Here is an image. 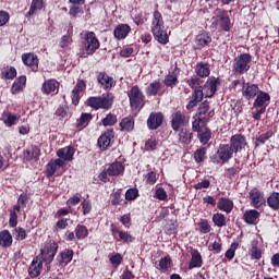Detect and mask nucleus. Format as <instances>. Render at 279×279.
I'll list each match as a JSON object with an SVG mask.
<instances>
[{"label":"nucleus","instance_id":"nucleus-17","mask_svg":"<svg viewBox=\"0 0 279 279\" xmlns=\"http://www.w3.org/2000/svg\"><path fill=\"white\" fill-rule=\"evenodd\" d=\"M66 167V163L64 160L57 158V159H51L47 165H46V178H53L56 175V170L57 169H64Z\"/></svg>","mask_w":279,"mask_h":279},{"label":"nucleus","instance_id":"nucleus-2","mask_svg":"<svg viewBox=\"0 0 279 279\" xmlns=\"http://www.w3.org/2000/svg\"><path fill=\"white\" fill-rule=\"evenodd\" d=\"M211 26L214 27H220L222 32H230L232 27H234V24L232 23V20L230 19V14L228 13V10L216 8L213 12V16L210 19Z\"/></svg>","mask_w":279,"mask_h":279},{"label":"nucleus","instance_id":"nucleus-26","mask_svg":"<svg viewBox=\"0 0 279 279\" xmlns=\"http://www.w3.org/2000/svg\"><path fill=\"white\" fill-rule=\"evenodd\" d=\"M73 250L65 248L57 255V263L59 267H66L71 260H73Z\"/></svg>","mask_w":279,"mask_h":279},{"label":"nucleus","instance_id":"nucleus-11","mask_svg":"<svg viewBox=\"0 0 279 279\" xmlns=\"http://www.w3.org/2000/svg\"><path fill=\"white\" fill-rule=\"evenodd\" d=\"M202 101H204V86H197L193 89L192 98L185 108L189 112H193L197 108V104H202Z\"/></svg>","mask_w":279,"mask_h":279},{"label":"nucleus","instance_id":"nucleus-23","mask_svg":"<svg viewBox=\"0 0 279 279\" xmlns=\"http://www.w3.org/2000/svg\"><path fill=\"white\" fill-rule=\"evenodd\" d=\"M131 32L132 26H130V24H118L113 29V37L116 40H125Z\"/></svg>","mask_w":279,"mask_h":279},{"label":"nucleus","instance_id":"nucleus-6","mask_svg":"<svg viewBox=\"0 0 279 279\" xmlns=\"http://www.w3.org/2000/svg\"><path fill=\"white\" fill-rule=\"evenodd\" d=\"M250 64H252V54L244 52L235 57L232 63V75H235V77L244 75V73L250 71Z\"/></svg>","mask_w":279,"mask_h":279},{"label":"nucleus","instance_id":"nucleus-54","mask_svg":"<svg viewBox=\"0 0 279 279\" xmlns=\"http://www.w3.org/2000/svg\"><path fill=\"white\" fill-rule=\"evenodd\" d=\"M158 149V140L151 136L145 142V151H156Z\"/></svg>","mask_w":279,"mask_h":279},{"label":"nucleus","instance_id":"nucleus-47","mask_svg":"<svg viewBox=\"0 0 279 279\" xmlns=\"http://www.w3.org/2000/svg\"><path fill=\"white\" fill-rule=\"evenodd\" d=\"M274 136V131L269 130L266 133L259 135L258 137L255 138V147H260V145H265L269 138Z\"/></svg>","mask_w":279,"mask_h":279},{"label":"nucleus","instance_id":"nucleus-61","mask_svg":"<svg viewBox=\"0 0 279 279\" xmlns=\"http://www.w3.org/2000/svg\"><path fill=\"white\" fill-rule=\"evenodd\" d=\"M198 230H199L201 234H208V232H210V230H213V227H210V223H208V220H202L198 223Z\"/></svg>","mask_w":279,"mask_h":279},{"label":"nucleus","instance_id":"nucleus-8","mask_svg":"<svg viewBox=\"0 0 279 279\" xmlns=\"http://www.w3.org/2000/svg\"><path fill=\"white\" fill-rule=\"evenodd\" d=\"M58 247L59 245L56 241L49 240L45 244L44 248L40 250L41 262L46 263V265H51V263H53V258H56V255L58 254Z\"/></svg>","mask_w":279,"mask_h":279},{"label":"nucleus","instance_id":"nucleus-33","mask_svg":"<svg viewBox=\"0 0 279 279\" xmlns=\"http://www.w3.org/2000/svg\"><path fill=\"white\" fill-rule=\"evenodd\" d=\"M195 43L198 49H204V47H208L209 44L213 43V37H210L206 31H202L198 35H196Z\"/></svg>","mask_w":279,"mask_h":279},{"label":"nucleus","instance_id":"nucleus-24","mask_svg":"<svg viewBox=\"0 0 279 279\" xmlns=\"http://www.w3.org/2000/svg\"><path fill=\"white\" fill-rule=\"evenodd\" d=\"M260 214L256 209H246L242 216L244 223L247 226H257Z\"/></svg>","mask_w":279,"mask_h":279},{"label":"nucleus","instance_id":"nucleus-52","mask_svg":"<svg viewBox=\"0 0 279 279\" xmlns=\"http://www.w3.org/2000/svg\"><path fill=\"white\" fill-rule=\"evenodd\" d=\"M69 222L73 223L70 218H62L58 220L53 226V232H60V230H66L69 228Z\"/></svg>","mask_w":279,"mask_h":279},{"label":"nucleus","instance_id":"nucleus-38","mask_svg":"<svg viewBox=\"0 0 279 279\" xmlns=\"http://www.w3.org/2000/svg\"><path fill=\"white\" fill-rule=\"evenodd\" d=\"M160 90H162V83H160V81H154L146 87V95L148 97H156L162 95Z\"/></svg>","mask_w":279,"mask_h":279},{"label":"nucleus","instance_id":"nucleus-29","mask_svg":"<svg viewBox=\"0 0 279 279\" xmlns=\"http://www.w3.org/2000/svg\"><path fill=\"white\" fill-rule=\"evenodd\" d=\"M178 132V143L180 145H191L193 143V132L191 130L182 128Z\"/></svg>","mask_w":279,"mask_h":279},{"label":"nucleus","instance_id":"nucleus-45","mask_svg":"<svg viewBox=\"0 0 279 279\" xmlns=\"http://www.w3.org/2000/svg\"><path fill=\"white\" fill-rule=\"evenodd\" d=\"M250 256L253 260H260L263 258V251L258 248V241H253L251 244Z\"/></svg>","mask_w":279,"mask_h":279},{"label":"nucleus","instance_id":"nucleus-43","mask_svg":"<svg viewBox=\"0 0 279 279\" xmlns=\"http://www.w3.org/2000/svg\"><path fill=\"white\" fill-rule=\"evenodd\" d=\"M110 198L111 206H121V202H123V189L113 190Z\"/></svg>","mask_w":279,"mask_h":279},{"label":"nucleus","instance_id":"nucleus-37","mask_svg":"<svg viewBox=\"0 0 279 279\" xmlns=\"http://www.w3.org/2000/svg\"><path fill=\"white\" fill-rule=\"evenodd\" d=\"M0 120H2L7 128H12V125H16V123L19 122V117L10 112V110H4L1 114Z\"/></svg>","mask_w":279,"mask_h":279},{"label":"nucleus","instance_id":"nucleus-56","mask_svg":"<svg viewBox=\"0 0 279 279\" xmlns=\"http://www.w3.org/2000/svg\"><path fill=\"white\" fill-rule=\"evenodd\" d=\"M222 244H221V238H217L210 245H209V252H213L214 254H221Z\"/></svg>","mask_w":279,"mask_h":279},{"label":"nucleus","instance_id":"nucleus-49","mask_svg":"<svg viewBox=\"0 0 279 279\" xmlns=\"http://www.w3.org/2000/svg\"><path fill=\"white\" fill-rule=\"evenodd\" d=\"M124 197L126 202H136L141 197V194L137 187H131L126 190Z\"/></svg>","mask_w":279,"mask_h":279},{"label":"nucleus","instance_id":"nucleus-41","mask_svg":"<svg viewBox=\"0 0 279 279\" xmlns=\"http://www.w3.org/2000/svg\"><path fill=\"white\" fill-rule=\"evenodd\" d=\"M13 239L12 233L9 230L0 231V245L1 247L8 248L12 247Z\"/></svg>","mask_w":279,"mask_h":279},{"label":"nucleus","instance_id":"nucleus-12","mask_svg":"<svg viewBox=\"0 0 279 279\" xmlns=\"http://www.w3.org/2000/svg\"><path fill=\"white\" fill-rule=\"evenodd\" d=\"M248 198L251 199V206L253 208H263L265 206L266 202L265 201V193L258 187H253L250 193H248Z\"/></svg>","mask_w":279,"mask_h":279},{"label":"nucleus","instance_id":"nucleus-58","mask_svg":"<svg viewBox=\"0 0 279 279\" xmlns=\"http://www.w3.org/2000/svg\"><path fill=\"white\" fill-rule=\"evenodd\" d=\"M14 232L16 241H25L27 239V231L23 227H15Z\"/></svg>","mask_w":279,"mask_h":279},{"label":"nucleus","instance_id":"nucleus-46","mask_svg":"<svg viewBox=\"0 0 279 279\" xmlns=\"http://www.w3.org/2000/svg\"><path fill=\"white\" fill-rule=\"evenodd\" d=\"M77 241H84L88 238V228L84 225H77L74 229Z\"/></svg>","mask_w":279,"mask_h":279},{"label":"nucleus","instance_id":"nucleus-57","mask_svg":"<svg viewBox=\"0 0 279 279\" xmlns=\"http://www.w3.org/2000/svg\"><path fill=\"white\" fill-rule=\"evenodd\" d=\"M71 43H73V36L70 33H68L66 35H63L61 37L59 47L61 49H64V48L69 47V45H71Z\"/></svg>","mask_w":279,"mask_h":279},{"label":"nucleus","instance_id":"nucleus-50","mask_svg":"<svg viewBox=\"0 0 279 279\" xmlns=\"http://www.w3.org/2000/svg\"><path fill=\"white\" fill-rule=\"evenodd\" d=\"M211 220L214 226H217V228H225V226H227L226 215L221 213L214 214Z\"/></svg>","mask_w":279,"mask_h":279},{"label":"nucleus","instance_id":"nucleus-62","mask_svg":"<svg viewBox=\"0 0 279 279\" xmlns=\"http://www.w3.org/2000/svg\"><path fill=\"white\" fill-rule=\"evenodd\" d=\"M209 110L210 101L204 100L198 107V117H202V114H208Z\"/></svg>","mask_w":279,"mask_h":279},{"label":"nucleus","instance_id":"nucleus-59","mask_svg":"<svg viewBox=\"0 0 279 279\" xmlns=\"http://www.w3.org/2000/svg\"><path fill=\"white\" fill-rule=\"evenodd\" d=\"M119 238H120V241H123V243H126V244L134 243V241H136V238H134L128 231L120 232Z\"/></svg>","mask_w":279,"mask_h":279},{"label":"nucleus","instance_id":"nucleus-51","mask_svg":"<svg viewBox=\"0 0 279 279\" xmlns=\"http://www.w3.org/2000/svg\"><path fill=\"white\" fill-rule=\"evenodd\" d=\"M1 75L4 80H14L17 75L16 68L7 65L3 68Z\"/></svg>","mask_w":279,"mask_h":279},{"label":"nucleus","instance_id":"nucleus-30","mask_svg":"<svg viewBox=\"0 0 279 279\" xmlns=\"http://www.w3.org/2000/svg\"><path fill=\"white\" fill-rule=\"evenodd\" d=\"M191 259L189 263V269H197L204 265V259L202 258V253L198 250L193 248L191 251Z\"/></svg>","mask_w":279,"mask_h":279},{"label":"nucleus","instance_id":"nucleus-14","mask_svg":"<svg viewBox=\"0 0 279 279\" xmlns=\"http://www.w3.org/2000/svg\"><path fill=\"white\" fill-rule=\"evenodd\" d=\"M229 146L234 154H239V151H243L247 147V138L243 134H234L230 137Z\"/></svg>","mask_w":279,"mask_h":279},{"label":"nucleus","instance_id":"nucleus-5","mask_svg":"<svg viewBox=\"0 0 279 279\" xmlns=\"http://www.w3.org/2000/svg\"><path fill=\"white\" fill-rule=\"evenodd\" d=\"M234 158V150L230 144H220L216 154L209 157L210 162L214 165H226Z\"/></svg>","mask_w":279,"mask_h":279},{"label":"nucleus","instance_id":"nucleus-27","mask_svg":"<svg viewBox=\"0 0 279 279\" xmlns=\"http://www.w3.org/2000/svg\"><path fill=\"white\" fill-rule=\"evenodd\" d=\"M22 62H24L26 66H29L34 73L38 71V56L32 52L24 53L22 54Z\"/></svg>","mask_w":279,"mask_h":279},{"label":"nucleus","instance_id":"nucleus-39","mask_svg":"<svg viewBox=\"0 0 279 279\" xmlns=\"http://www.w3.org/2000/svg\"><path fill=\"white\" fill-rule=\"evenodd\" d=\"M134 125L135 121L134 117L132 116H128L120 121L121 132H134Z\"/></svg>","mask_w":279,"mask_h":279},{"label":"nucleus","instance_id":"nucleus-10","mask_svg":"<svg viewBox=\"0 0 279 279\" xmlns=\"http://www.w3.org/2000/svg\"><path fill=\"white\" fill-rule=\"evenodd\" d=\"M170 123L173 132H180L182 128H186V124L189 123V117H186V114H184V112L181 110H178L171 114Z\"/></svg>","mask_w":279,"mask_h":279},{"label":"nucleus","instance_id":"nucleus-63","mask_svg":"<svg viewBox=\"0 0 279 279\" xmlns=\"http://www.w3.org/2000/svg\"><path fill=\"white\" fill-rule=\"evenodd\" d=\"M109 260L113 267H119L123 263V256L120 253H116L109 257Z\"/></svg>","mask_w":279,"mask_h":279},{"label":"nucleus","instance_id":"nucleus-25","mask_svg":"<svg viewBox=\"0 0 279 279\" xmlns=\"http://www.w3.org/2000/svg\"><path fill=\"white\" fill-rule=\"evenodd\" d=\"M107 173L110 178H117L125 173V166L121 161H114L107 167Z\"/></svg>","mask_w":279,"mask_h":279},{"label":"nucleus","instance_id":"nucleus-44","mask_svg":"<svg viewBox=\"0 0 279 279\" xmlns=\"http://www.w3.org/2000/svg\"><path fill=\"white\" fill-rule=\"evenodd\" d=\"M267 206L271 208V210H279V192H272L267 197Z\"/></svg>","mask_w":279,"mask_h":279},{"label":"nucleus","instance_id":"nucleus-18","mask_svg":"<svg viewBox=\"0 0 279 279\" xmlns=\"http://www.w3.org/2000/svg\"><path fill=\"white\" fill-rule=\"evenodd\" d=\"M255 97L253 108H259L260 110L267 111V106L271 102V96L269 93L260 90Z\"/></svg>","mask_w":279,"mask_h":279},{"label":"nucleus","instance_id":"nucleus-15","mask_svg":"<svg viewBox=\"0 0 279 279\" xmlns=\"http://www.w3.org/2000/svg\"><path fill=\"white\" fill-rule=\"evenodd\" d=\"M60 92V82L56 78H48L41 85V93L44 95H58Z\"/></svg>","mask_w":279,"mask_h":279},{"label":"nucleus","instance_id":"nucleus-32","mask_svg":"<svg viewBox=\"0 0 279 279\" xmlns=\"http://www.w3.org/2000/svg\"><path fill=\"white\" fill-rule=\"evenodd\" d=\"M43 272V260H38V257H35L29 267H28V276L31 278H38L40 274Z\"/></svg>","mask_w":279,"mask_h":279},{"label":"nucleus","instance_id":"nucleus-19","mask_svg":"<svg viewBox=\"0 0 279 279\" xmlns=\"http://www.w3.org/2000/svg\"><path fill=\"white\" fill-rule=\"evenodd\" d=\"M260 93V88L258 84L254 83H245L242 87V97L246 99V101H251Z\"/></svg>","mask_w":279,"mask_h":279},{"label":"nucleus","instance_id":"nucleus-31","mask_svg":"<svg viewBox=\"0 0 279 279\" xmlns=\"http://www.w3.org/2000/svg\"><path fill=\"white\" fill-rule=\"evenodd\" d=\"M194 71L201 80L210 77V63L201 61L195 65Z\"/></svg>","mask_w":279,"mask_h":279},{"label":"nucleus","instance_id":"nucleus-3","mask_svg":"<svg viewBox=\"0 0 279 279\" xmlns=\"http://www.w3.org/2000/svg\"><path fill=\"white\" fill-rule=\"evenodd\" d=\"M86 104L93 110H111L112 106H114V95L107 93L101 96H92Z\"/></svg>","mask_w":279,"mask_h":279},{"label":"nucleus","instance_id":"nucleus-53","mask_svg":"<svg viewBox=\"0 0 279 279\" xmlns=\"http://www.w3.org/2000/svg\"><path fill=\"white\" fill-rule=\"evenodd\" d=\"M117 114L114 113H108L104 119H102V125L105 128H112L113 125H117Z\"/></svg>","mask_w":279,"mask_h":279},{"label":"nucleus","instance_id":"nucleus-36","mask_svg":"<svg viewBox=\"0 0 279 279\" xmlns=\"http://www.w3.org/2000/svg\"><path fill=\"white\" fill-rule=\"evenodd\" d=\"M93 121V113H81V117L76 120L75 128L78 132H82L84 128H88Z\"/></svg>","mask_w":279,"mask_h":279},{"label":"nucleus","instance_id":"nucleus-1","mask_svg":"<svg viewBox=\"0 0 279 279\" xmlns=\"http://www.w3.org/2000/svg\"><path fill=\"white\" fill-rule=\"evenodd\" d=\"M151 33L160 45H167L169 43V35L167 34V31L165 29V20H162V13L160 11H154L153 13V22H151Z\"/></svg>","mask_w":279,"mask_h":279},{"label":"nucleus","instance_id":"nucleus-20","mask_svg":"<svg viewBox=\"0 0 279 279\" xmlns=\"http://www.w3.org/2000/svg\"><path fill=\"white\" fill-rule=\"evenodd\" d=\"M84 90H86V81L78 80L71 92V99L73 106H80V99H82L80 93H84Z\"/></svg>","mask_w":279,"mask_h":279},{"label":"nucleus","instance_id":"nucleus-64","mask_svg":"<svg viewBox=\"0 0 279 279\" xmlns=\"http://www.w3.org/2000/svg\"><path fill=\"white\" fill-rule=\"evenodd\" d=\"M166 234H168V236H172V234H178V223L171 222L170 225H167Z\"/></svg>","mask_w":279,"mask_h":279},{"label":"nucleus","instance_id":"nucleus-9","mask_svg":"<svg viewBox=\"0 0 279 279\" xmlns=\"http://www.w3.org/2000/svg\"><path fill=\"white\" fill-rule=\"evenodd\" d=\"M114 129H107L97 140V146L100 151H108L114 144Z\"/></svg>","mask_w":279,"mask_h":279},{"label":"nucleus","instance_id":"nucleus-4","mask_svg":"<svg viewBox=\"0 0 279 279\" xmlns=\"http://www.w3.org/2000/svg\"><path fill=\"white\" fill-rule=\"evenodd\" d=\"M99 47H101V43H99L95 32H86L83 41V49L78 53V58L85 59L88 58V56H94Z\"/></svg>","mask_w":279,"mask_h":279},{"label":"nucleus","instance_id":"nucleus-35","mask_svg":"<svg viewBox=\"0 0 279 279\" xmlns=\"http://www.w3.org/2000/svg\"><path fill=\"white\" fill-rule=\"evenodd\" d=\"M40 10H45V0H32L31 8L26 12L25 17L31 19L34 14H38Z\"/></svg>","mask_w":279,"mask_h":279},{"label":"nucleus","instance_id":"nucleus-48","mask_svg":"<svg viewBox=\"0 0 279 279\" xmlns=\"http://www.w3.org/2000/svg\"><path fill=\"white\" fill-rule=\"evenodd\" d=\"M208 147H199L198 149H196L194 151V160L197 165H202V162H204V160H206V151H207Z\"/></svg>","mask_w":279,"mask_h":279},{"label":"nucleus","instance_id":"nucleus-40","mask_svg":"<svg viewBox=\"0 0 279 279\" xmlns=\"http://www.w3.org/2000/svg\"><path fill=\"white\" fill-rule=\"evenodd\" d=\"M197 138L202 145H207L206 147H210V140L213 138V132L209 128H205L203 131L197 133Z\"/></svg>","mask_w":279,"mask_h":279},{"label":"nucleus","instance_id":"nucleus-60","mask_svg":"<svg viewBox=\"0 0 279 279\" xmlns=\"http://www.w3.org/2000/svg\"><path fill=\"white\" fill-rule=\"evenodd\" d=\"M203 83H204V81H202V78L198 76L191 77L186 81L187 86H190V88H192V90H195V88H197V86H202Z\"/></svg>","mask_w":279,"mask_h":279},{"label":"nucleus","instance_id":"nucleus-7","mask_svg":"<svg viewBox=\"0 0 279 279\" xmlns=\"http://www.w3.org/2000/svg\"><path fill=\"white\" fill-rule=\"evenodd\" d=\"M128 97L133 110H141L145 107V94H143V90H141L138 85L131 87L128 92Z\"/></svg>","mask_w":279,"mask_h":279},{"label":"nucleus","instance_id":"nucleus-16","mask_svg":"<svg viewBox=\"0 0 279 279\" xmlns=\"http://www.w3.org/2000/svg\"><path fill=\"white\" fill-rule=\"evenodd\" d=\"M180 68L174 66L173 71L169 72L163 78V85L167 88H175L180 84Z\"/></svg>","mask_w":279,"mask_h":279},{"label":"nucleus","instance_id":"nucleus-28","mask_svg":"<svg viewBox=\"0 0 279 279\" xmlns=\"http://www.w3.org/2000/svg\"><path fill=\"white\" fill-rule=\"evenodd\" d=\"M57 156L60 160H63V162H71L73 156H75V148L73 146L60 148L57 150Z\"/></svg>","mask_w":279,"mask_h":279},{"label":"nucleus","instance_id":"nucleus-13","mask_svg":"<svg viewBox=\"0 0 279 279\" xmlns=\"http://www.w3.org/2000/svg\"><path fill=\"white\" fill-rule=\"evenodd\" d=\"M96 80L102 90H112V88L117 86V81L114 77L108 75L106 72H98Z\"/></svg>","mask_w":279,"mask_h":279},{"label":"nucleus","instance_id":"nucleus-22","mask_svg":"<svg viewBox=\"0 0 279 279\" xmlns=\"http://www.w3.org/2000/svg\"><path fill=\"white\" fill-rule=\"evenodd\" d=\"M165 121V116L162 112H151L147 119L148 130H158Z\"/></svg>","mask_w":279,"mask_h":279},{"label":"nucleus","instance_id":"nucleus-55","mask_svg":"<svg viewBox=\"0 0 279 279\" xmlns=\"http://www.w3.org/2000/svg\"><path fill=\"white\" fill-rule=\"evenodd\" d=\"M236 250H239V242H232L230 247L225 253L226 258H228V260H232V258L236 256Z\"/></svg>","mask_w":279,"mask_h":279},{"label":"nucleus","instance_id":"nucleus-42","mask_svg":"<svg viewBox=\"0 0 279 279\" xmlns=\"http://www.w3.org/2000/svg\"><path fill=\"white\" fill-rule=\"evenodd\" d=\"M171 256H165L159 259V264L156 266V269L161 271L162 274H167L169 269L171 268Z\"/></svg>","mask_w":279,"mask_h":279},{"label":"nucleus","instance_id":"nucleus-21","mask_svg":"<svg viewBox=\"0 0 279 279\" xmlns=\"http://www.w3.org/2000/svg\"><path fill=\"white\" fill-rule=\"evenodd\" d=\"M217 86H221V78L209 76L203 85V90L204 88H208L209 90V94L206 95L207 98L210 99L211 97H215V95H217Z\"/></svg>","mask_w":279,"mask_h":279},{"label":"nucleus","instance_id":"nucleus-34","mask_svg":"<svg viewBox=\"0 0 279 279\" xmlns=\"http://www.w3.org/2000/svg\"><path fill=\"white\" fill-rule=\"evenodd\" d=\"M218 210H221L222 213H227V215H230L232 210H234V202L230 198L221 197L219 198L217 203Z\"/></svg>","mask_w":279,"mask_h":279}]
</instances>
